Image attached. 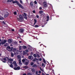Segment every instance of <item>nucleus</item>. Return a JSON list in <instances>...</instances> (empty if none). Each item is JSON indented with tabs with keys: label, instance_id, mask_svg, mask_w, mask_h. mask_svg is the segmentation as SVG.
Segmentation results:
<instances>
[{
	"label": "nucleus",
	"instance_id": "55",
	"mask_svg": "<svg viewBox=\"0 0 75 75\" xmlns=\"http://www.w3.org/2000/svg\"><path fill=\"white\" fill-rule=\"evenodd\" d=\"M42 60V59L41 58H40L39 59V61H41Z\"/></svg>",
	"mask_w": 75,
	"mask_h": 75
},
{
	"label": "nucleus",
	"instance_id": "49",
	"mask_svg": "<svg viewBox=\"0 0 75 75\" xmlns=\"http://www.w3.org/2000/svg\"><path fill=\"white\" fill-rule=\"evenodd\" d=\"M36 17L38 18H39V16H38V15H36Z\"/></svg>",
	"mask_w": 75,
	"mask_h": 75
},
{
	"label": "nucleus",
	"instance_id": "18",
	"mask_svg": "<svg viewBox=\"0 0 75 75\" xmlns=\"http://www.w3.org/2000/svg\"><path fill=\"white\" fill-rule=\"evenodd\" d=\"M31 71H32V72H35V69H34V68L32 69H31Z\"/></svg>",
	"mask_w": 75,
	"mask_h": 75
},
{
	"label": "nucleus",
	"instance_id": "25",
	"mask_svg": "<svg viewBox=\"0 0 75 75\" xmlns=\"http://www.w3.org/2000/svg\"><path fill=\"white\" fill-rule=\"evenodd\" d=\"M23 68H25V69H27L28 68V67L27 66H25L23 67Z\"/></svg>",
	"mask_w": 75,
	"mask_h": 75
},
{
	"label": "nucleus",
	"instance_id": "11",
	"mask_svg": "<svg viewBox=\"0 0 75 75\" xmlns=\"http://www.w3.org/2000/svg\"><path fill=\"white\" fill-rule=\"evenodd\" d=\"M14 69H15V70H19V69H20V67H17L16 68H14Z\"/></svg>",
	"mask_w": 75,
	"mask_h": 75
},
{
	"label": "nucleus",
	"instance_id": "16",
	"mask_svg": "<svg viewBox=\"0 0 75 75\" xmlns=\"http://www.w3.org/2000/svg\"><path fill=\"white\" fill-rule=\"evenodd\" d=\"M16 48H13V52H16Z\"/></svg>",
	"mask_w": 75,
	"mask_h": 75
},
{
	"label": "nucleus",
	"instance_id": "23",
	"mask_svg": "<svg viewBox=\"0 0 75 75\" xmlns=\"http://www.w3.org/2000/svg\"><path fill=\"white\" fill-rule=\"evenodd\" d=\"M8 61H13V59H8Z\"/></svg>",
	"mask_w": 75,
	"mask_h": 75
},
{
	"label": "nucleus",
	"instance_id": "45",
	"mask_svg": "<svg viewBox=\"0 0 75 75\" xmlns=\"http://www.w3.org/2000/svg\"><path fill=\"white\" fill-rule=\"evenodd\" d=\"M20 3H21V4H22L23 3V2L22 1L20 0Z\"/></svg>",
	"mask_w": 75,
	"mask_h": 75
},
{
	"label": "nucleus",
	"instance_id": "13",
	"mask_svg": "<svg viewBox=\"0 0 75 75\" xmlns=\"http://www.w3.org/2000/svg\"><path fill=\"white\" fill-rule=\"evenodd\" d=\"M43 4L44 7H47V3H46V2H43Z\"/></svg>",
	"mask_w": 75,
	"mask_h": 75
},
{
	"label": "nucleus",
	"instance_id": "2",
	"mask_svg": "<svg viewBox=\"0 0 75 75\" xmlns=\"http://www.w3.org/2000/svg\"><path fill=\"white\" fill-rule=\"evenodd\" d=\"M12 3L14 4L17 3V5H18V6H19L20 7H21V8H22V9H23V8H23V6H22L21 4H19V3H18V2L17 1H13Z\"/></svg>",
	"mask_w": 75,
	"mask_h": 75
},
{
	"label": "nucleus",
	"instance_id": "56",
	"mask_svg": "<svg viewBox=\"0 0 75 75\" xmlns=\"http://www.w3.org/2000/svg\"><path fill=\"white\" fill-rule=\"evenodd\" d=\"M9 63H10V64H12V62H10H10H8V64H9Z\"/></svg>",
	"mask_w": 75,
	"mask_h": 75
},
{
	"label": "nucleus",
	"instance_id": "51",
	"mask_svg": "<svg viewBox=\"0 0 75 75\" xmlns=\"http://www.w3.org/2000/svg\"><path fill=\"white\" fill-rule=\"evenodd\" d=\"M38 74V71H36L35 72V74Z\"/></svg>",
	"mask_w": 75,
	"mask_h": 75
},
{
	"label": "nucleus",
	"instance_id": "53",
	"mask_svg": "<svg viewBox=\"0 0 75 75\" xmlns=\"http://www.w3.org/2000/svg\"><path fill=\"white\" fill-rule=\"evenodd\" d=\"M39 9L40 10H41V9H42V7H40L39 8Z\"/></svg>",
	"mask_w": 75,
	"mask_h": 75
},
{
	"label": "nucleus",
	"instance_id": "20",
	"mask_svg": "<svg viewBox=\"0 0 75 75\" xmlns=\"http://www.w3.org/2000/svg\"><path fill=\"white\" fill-rule=\"evenodd\" d=\"M37 66L36 65V64H35L33 66V67H34L35 68H36L37 67Z\"/></svg>",
	"mask_w": 75,
	"mask_h": 75
},
{
	"label": "nucleus",
	"instance_id": "5",
	"mask_svg": "<svg viewBox=\"0 0 75 75\" xmlns=\"http://www.w3.org/2000/svg\"><path fill=\"white\" fill-rule=\"evenodd\" d=\"M22 61L23 63H24L25 62H26V61H27L28 62H29V60L27 59H23L22 60Z\"/></svg>",
	"mask_w": 75,
	"mask_h": 75
},
{
	"label": "nucleus",
	"instance_id": "61",
	"mask_svg": "<svg viewBox=\"0 0 75 75\" xmlns=\"http://www.w3.org/2000/svg\"><path fill=\"white\" fill-rule=\"evenodd\" d=\"M3 62H4V63H5V62H6L4 61H3Z\"/></svg>",
	"mask_w": 75,
	"mask_h": 75
},
{
	"label": "nucleus",
	"instance_id": "26",
	"mask_svg": "<svg viewBox=\"0 0 75 75\" xmlns=\"http://www.w3.org/2000/svg\"><path fill=\"white\" fill-rule=\"evenodd\" d=\"M43 62H44V63H45V64H47V62H46V61H45V59H43Z\"/></svg>",
	"mask_w": 75,
	"mask_h": 75
},
{
	"label": "nucleus",
	"instance_id": "40",
	"mask_svg": "<svg viewBox=\"0 0 75 75\" xmlns=\"http://www.w3.org/2000/svg\"><path fill=\"white\" fill-rule=\"evenodd\" d=\"M34 3H35V4H37V1H35L34 2Z\"/></svg>",
	"mask_w": 75,
	"mask_h": 75
},
{
	"label": "nucleus",
	"instance_id": "21",
	"mask_svg": "<svg viewBox=\"0 0 75 75\" xmlns=\"http://www.w3.org/2000/svg\"><path fill=\"white\" fill-rule=\"evenodd\" d=\"M30 6H31V7H33V4L32 2H30Z\"/></svg>",
	"mask_w": 75,
	"mask_h": 75
},
{
	"label": "nucleus",
	"instance_id": "24",
	"mask_svg": "<svg viewBox=\"0 0 75 75\" xmlns=\"http://www.w3.org/2000/svg\"><path fill=\"white\" fill-rule=\"evenodd\" d=\"M22 48H23L24 49H25V48H27V47H26V46H22Z\"/></svg>",
	"mask_w": 75,
	"mask_h": 75
},
{
	"label": "nucleus",
	"instance_id": "27",
	"mask_svg": "<svg viewBox=\"0 0 75 75\" xmlns=\"http://www.w3.org/2000/svg\"><path fill=\"white\" fill-rule=\"evenodd\" d=\"M12 1H13V0H8L7 1V2H11Z\"/></svg>",
	"mask_w": 75,
	"mask_h": 75
},
{
	"label": "nucleus",
	"instance_id": "58",
	"mask_svg": "<svg viewBox=\"0 0 75 75\" xmlns=\"http://www.w3.org/2000/svg\"><path fill=\"white\" fill-rule=\"evenodd\" d=\"M12 31H14V29H12Z\"/></svg>",
	"mask_w": 75,
	"mask_h": 75
},
{
	"label": "nucleus",
	"instance_id": "10",
	"mask_svg": "<svg viewBox=\"0 0 75 75\" xmlns=\"http://www.w3.org/2000/svg\"><path fill=\"white\" fill-rule=\"evenodd\" d=\"M17 58L18 61V60H19V59H21V56L20 55H18L17 56Z\"/></svg>",
	"mask_w": 75,
	"mask_h": 75
},
{
	"label": "nucleus",
	"instance_id": "62",
	"mask_svg": "<svg viewBox=\"0 0 75 75\" xmlns=\"http://www.w3.org/2000/svg\"><path fill=\"white\" fill-rule=\"evenodd\" d=\"M23 75H26V74H24Z\"/></svg>",
	"mask_w": 75,
	"mask_h": 75
},
{
	"label": "nucleus",
	"instance_id": "22",
	"mask_svg": "<svg viewBox=\"0 0 75 75\" xmlns=\"http://www.w3.org/2000/svg\"><path fill=\"white\" fill-rule=\"evenodd\" d=\"M40 70H41V71L42 72H44V69L41 68L40 67Z\"/></svg>",
	"mask_w": 75,
	"mask_h": 75
},
{
	"label": "nucleus",
	"instance_id": "60",
	"mask_svg": "<svg viewBox=\"0 0 75 75\" xmlns=\"http://www.w3.org/2000/svg\"><path fill=\"white\" fill-rule=\"evenodd\" d=\"M49 19H47V21H48L49 20Z\"/></svg>",
	"mask_w": 75,
	"mask_h": 75
},
{
	"label": "nucleus",
	"instance_id": "17",
	"mask_svg": "<svg viewBox=\"0 0 75 75\" xmlns=\"http://www.w3.org/2000/svg\"><path fill=\"white\" fill-rule=\"evenodd\" d=\"M34 21L35 22H34V25H35V24H36V23H37V20L35 19H34Z\"/></svg>",
	"mask_w": 75,
	"mask_h": 75
},
{
	"label": "nucleus",
	"instance_id": "37",
	"mask_svg": "<svg viewBox=\"0 0 75 75\" xmlns=\"http://www.w3.org/2000/svg\"><path fill=\"white\" fill-rule=\"evenodd\" d=\"M10 67L11 68H13V65L12 64H11L10 65Z\"/></svg>",
	"mask_w": 75,
	"mask_h": 75
},
{
	"label": "nucleus",
	"instance_id": "4",
	"mask_svg": "<svg viewBox=\"0 0 75 75\" xmlns=\"http://www.w3.org/2000/svg\"><path fill=\"white\" fill-rule=\"evenodd\" d=\"M1 40L0 39V42H1ZM6 42H7V41L6 40H4L3 41H1V42H0V45H1V44L2 45L4 44Z\"/></svg>",
	"mask_w": 75,
	"mask_h": 75
},
{
	"label": "nucleus",
	"instance_id": "42",
	"mask_svg": "<svg viewBox=\"0 0 75 75\" xmlns=\"http://www.w3.org/2000/svg\"><path fill=\"white\" fill-rule=\"evenodd\" d=\"M37 56L38 57H40V55H39V54H37Z\"/></svg>",
	"mask_w": 75,
	"mask_h": 75
},
{
	"label": "nucleus",
	"instance_id": "6",
	"mask_svg": "<svg viewBox=\"0 0 75 75\" xmlns=\"http://www.w3.org/2000/svg\"><path fill=\"white\" fill-rule=\"evenodd\" d=\"M13 65H14V67H17V63H16V62H13Z\"/></svg>",
	"mask_w": 75,
	"mask_h": 75
},
{
	"label": "nucleus",
	"instance_id": "15",
	"mask_svg": "<svg viewBox=\"0 0 75 75\" xmlns=\"http://www.w3.org/2000/svg\"><path fill=\"white\" fill-rule=\"evenodd\" d=\"M9 43H11L12 42V40L11 39H9L8 40Z\"/></svg>",
	"mask_w": 75,
	"mask_h": 75
},
{
	"label": "nucleus",
	"instance_id": "33",
	"mask_svg": "<svg viewBox=\"0 0 75 75\" xmlns=\"http://www.w3.org/2000/svg\"><path fill=\"white\" fill-rule=\"evenodd\" d=\"M4 46H5V47H7V46H8V43H6L4 45Z\"/></svg>",
	"mask_w": 75,
	"mask_h": 75
},
{
	"label": "nucleus",
	"instance_id": "7",
	"mask_svg": "<svg viewBox=\"0 0 75 75\" xmlns=\"http://www.w3.org/2000/svg\"><path fill=\"white\" fill-rule=\"evenodd\" d=\"M24 30L23 29H21L19 30V32L20 33H23L24 32Z\"/></svg>",
	"mask_w": 75,
	"mask_h": 75
},
{
	"label": "nucleus",
	"instance_id": "14",
	"mask_svg": "<svg viewBox=\"0 0 75 75\" xmlns=\"http://www.w3.org/2000/svg\"><path fill=\"white\" fill-rule=\"evenodd\" d=\"M24 15H23L24 16L25 18V19H27V15H26V14L25 13H24Z\"/></svg>",
	"mask_w": 75,
	"mask_h": 75
},
{
	"label": "nucleus",
	"instance_id": "43",
	"mask_svg": "<svg viewBox=\"0 0 75 75\" xmlns=\"http://www.w3.org/2000/svg\"><path fill=\"white\" fill-rule=\"evenodd\" d=\"M39 26L38 25H35V27H36L37 28V27H38Z\"/></svg>",
	"mask_w": 75,
	"mask_h": 75
},
{
	"label": "nucleus",
	"instance_id": "34",
	"mask_svg": "<svg viewBox=\"0 0 75 75\" xmlns=\"http://www.w3.org/2000/svg\"><path fill=\"white\" fill-rule=\"evenodd\" d=\"M30 65H31L32 66V65H34V62H31L30 63Z\"/></svg>",
	"mask_w": 75,
	"mask_h": 75
},
{
	"label": "nucleus",
	"instance_id": "28",
	"mask_svg": "<svg viewBox=\"0 0 75 75\" xmlns=\"http://www.w3.org/2000/svg\"><path fill=\"white\" fill-rule=\"evenodd\" d=\"M27 53L25 52V51H23V55H25Z\"/></svg>",
	"mask_w": 75,
	"mask_h": 75
},
{
	"label": "nucleus",
	"instance_id": "35",
	"mask_svg": "<svg viewBox=\"0 0 75 75\" xmlns=\"http://www.w3.org/2000/svg\"><path fill=\"white\" fill-rule=\"evenodd\" d=\"M32 74L30 73H28L27 74V75H31Z\"/></svg>",
	"mask_w": 75,
	"mask_h": 75
},
{
	"label": "nucleus",
	"instance_id": "30",
	"mask_svg": "<svg viewBox=\"0 0 75 75\" xmlns=\"http://www.w3.org/2000/svg\"><path fill=\"white\" fill-rule=\"evenodd\" d=\"M14 14V15H17V12L15 11L13 12Z\"/></svg>",
	"mask_w": 75,
	"mask_h": 75
},
{
	"label": "nucleus",
	"instance_id": "38",
	"mask_svg": "<svg viewBox=\"0 0 75 75\" xmlns=\"http://www.w3.org/2000/svg\"><path fill=\"white\" fill-rule=\"evenodd\" d=\"M7 48H8V49H9V50L11 49V47H10V46H8L7 47Z\"/></svg>",
	"mask_w": 75,
	"mask_h": 75
},
{
	"label": "nucleus",
	"instance_id": "36",
	"mask_svg": "<svg viewBox=\"0 0 75 75\" xmlns=\"http://www.w3.org/2000/svg\"><path fill=\"white\" fill-rule=\"evenodd\" d=\"M28 64V62H27V61H26V62L25 63V64L26 65H27Z\"/></svg>",
	"mask_w": 75,
	"mask_h": 75
},
{
	"label": "nucleus",
	"instance_id": "41",
	"mask_svg": "<svg viewBox=\"0 0 75 75\" xmlns=\"http://www.w3.org/2000/svg\"><path fill=\"white\" fill-rule=\"evenodd\" d=\"M13 47H12L11 48V50H9V51H12V50H13Z\"/></svg>",
	"mask_w": 75,
	"mask_h": 75
},
{
	"label": "nucleus",
	"instance_id": "12",
	"mask_svg": "<svg viewBox=\"0 0 75 75\" xmlns=\"http://www.w3.org/2000/svg\"><path fill=\"white\" fill-rule=\"evenodd\" d=\"M21 59H19L18 60L19 62V65H22V63L21 62Z\"/></svg>",
	"mask_w": 75,
	"mask_h": 75
},
{
	"label": "nucleus",
	"instance_id": "50",
	"mask_svg": "<svg viewBox=\"0 0 75 75\" xmlns=\"http://www.w3.org/2000/svg\"><path fill=\"white\" fill-rule=\"evenodd\" d=\"M2 23H3V24H6V23H5L4 21H3Z\"/></svg>",
	"mask_w": 75,
	"mask_h": 75
},
{
	"label": "nucleus",
	"instance_id": "32",
	"mask_svg": "<svg viewBox=\"0 0 75 75\" xmlns=\"http://www.w3.org/2000/svg\"><path fill=\"white\" fill-rule=\"evenodd\" d=\"M4 18L3 17H0V20H3Z\"/></svg>",
	"mask_w": 75,
	"mask_h": 75
},
{
	"label": "nucleus",
	"instance_id": "29",
	"mask_svg": "<svg viewBox=\"0 0 75 75\" xmlns=\"http://www.w3.org/2000/svg\"><path fill=\"white\" fill-rule=\"evenodd\" d=\"M21 48H23V46H20L19 47V50H21Z\"/></svg>",
	"mask_w": 75,
	"mask_h": 75
},
{
	"label": "nucleus",
	"instance_id": "39",
	"mask_svg": "<svg viewBox=\"0 0 75 75\" xmlns=\"http://www.w3.org/2000/svg\"><path fill=\"white\" fill-rule=\"evenodd\" d=\"M14 56V54L13 53H11V57H12Z\"/></svg>",
	"mask_w": 75,
	"mask_h": 75
},
{
	"label": "nucleus",
	"instance_id": "8",
	"mask_svg": "<svg viewBox=\"0 0 75 75\" xmlns=\"http://www.w3.org/2000/svg\"><path fill=\"white\" fill-rule=\"evenodd\" d=\"M33 57L32 55L29 56L28 57V59H31V60L33 59Z\"/></svg>",
	"mask_w": 75,
	"mask_h": 75
},
{
	"label": "nucleus",
	"instance_id": "19",
	"mask_svg": "<svg viewBox=\"0 0 75 75\" xmlns=\"http://www.w3.org/2000/svg\"><path fill=\"white\" fill-rule=\"evenodd\" d=\"M44 13V12L42 11H39L40 14H41L42 13Z\"/></svg>",
	"mask_w": 75,
	"mask_h": 75
},
{
	"label": "nucleus",
	"instance_id": "57",
	"mask_svg": "<svg viewBox=\"0 0 75 75\" xmlns=\"http://www.w3.org/2000/svg\"><path fill=\"white\" fill-rule=\"evenodd\" d=\"M33 52H31V55H33Z\"/></svg>",
	"mask_w": 75,
	"mask_h": 75
},
{
	"label": "nucleus",
	"instance_id": "9",
	"mask_svg": "<svg viewBox=\"0 0 75 75\" xmlns=\"http://www.w3.org/2000/svg\"><path fill=\"white\" fill-rule=\"evenodd\" d=\"M8 59V58L7 57H4V60L5 61H7Z\"/></svg>",
	"mask_w": 75,
	"mask_h": 75
},
{
	"label": "nucleus",
	"instance_id": "54",
	"mask_svg": "<svg viewBox=\"0 0 75 75\" xmlns=\"http://www.w3.org/2000/svg\"><path fill=\"white\" fill-rule=\"evenodd\" d=\"M25 52H28V50H25Z\"/></svg>",
	"mask_w": 75,
	"mask_h": 75
},
{
	"label": "nucleus",
	"instance_id": "52",
	"mask_svg": "<svg viewBox=\"0 0 75 75\" xmlns=\"http://www.w3.org/2000/svg\"><path fill=\"white\" fill-rule=\"evenodd\" d=\"M33 13H35V11H33Z\"/></svg>",
	"mask_w": 75,
	"mask_h": 75
},
{
	"label": "nucleus",
	"instance_id": "64",
	"mask_svg": "<svg viewBox=\"0 0 75 75\" xmlns=\"http://www.w3.org/2000/svg\"><path fill=\"white\" fill-rule=\"evenodd\" d=\"M38 75H40V74H38Z\"/></svg>",
	"mask_w": 75,
	"mask_h": 75
},
{
	"label": "nucleus",
	"instance_id": "31",
	"mask_svg": "<svg viewBox=\"0 0 75 75\" xmlns=\"http://www.w3.org/2000/svg\"><path fill=\"white\" fill-rule=\"evenodd\" d=\"M33 56V57H35V58L37 57V55H36V54H34Z\"/></svg>",
	"mask_w": 75,
	"mask_h": 75
},
{
	"label": "nucleus",
	"instance_id": "46",
	"mask_svg": "<svg viewBox=\"0 0 75 75\" xmlns=\"http://www.w3.org/2000/svg\"><path fill=\"white\" fill-rule=\"evenodd\" d=\"M42 67L44 66V63H43L42 64Z\"/></svg>",
	"mask_w": 75,
	"mask_h": 75
},
{
	"label": "nucleus",
	"instance_id": "44",
	"mask_svg": "<svg viewBox=\"0 0 75 75\" xmlns=\"http://www.w3.org/2000/svg\"><path fill=\"white\" fill-rule=\"evenodd\" d=\"M38 73H39V74H41V71H38Z\"/></svg>",
	"mask_w": 75,
	"mask_h": 75
},
{
	"label": "nucleus",
	"instance_id": "1",
	"mask_svg": "<svg viewBox=\"0 0 75 75\" xmlns=\"http://www.w3.org/2000/svg\"><path fill=\"white\" fill-rule=\"evenodd\" d=\"M5 14L4 15V17L5 18H6V17H8V16L9 15V14L7 12L6 10L4 9L3 11L1 10L0 11V16L1 17H2L3 16V14Z\"/></svg>",
	"mask_w": 75,
	"mask_h": 75
},
{
	"label": "nucleus",
	"instance_id": "63",
	"mask_svg": "<svg viewBox=\"0 0 75 75\" xmlns=\"http://www.w3.org/2000/svg\"><path fill=\"white\" fill-rule=\"evenodd\" d=\"M10 46H13V45H11Z\"/></svg>",
	"mask_w": 75,
	"mask_h": 75
},
{
	"label": "nucleus",
	"instance_id": "47",
	"mask_svg": "<svg viewBox=\"0 0 75 75\" xmlns=\"http://www.w3.org/2000/svg\"><path fill=\"white\" fill-rule=\"evenodd\" d=\"M47 19H49L50 18V17L48 16H47Z\"/></svg>",
	"mask_w": 75,
	"mask_h": 75
},
{
	"label": "nucleus",
	"instance_id": "3",
	"mask_svg": "<svg viewBox=\"0 0 75 75\" xmlns=\"http://www.w3.org/2000/svg\"><path fill=\"white\" fill-rule=\"evenodd\" d=\"M23 16L21 15H20L19 16V18H17V19L20 22H21L22 20H23Z\"/></svg>",
	"mask_w": 75,
	"mask_h": 75
},
{
	"label": "nucleus",
	"instance_id": "59",
	"mask_svg": "<svg viewBox=\"0 0 75 75\" xmlns=\"http://www.w3.org/2000/svg\"><path fill=\"white\" fill-rule=\"evenodd\" d=\"M19 43H21V41H19Z\"/></svg>",
	"mask_w": 75,
	"mask_h": 75
},
{
	"label": "nucleus",
	"instance_id": "48",
	"mask_svg": "<svg viewBox=\"0 0 75 75\" xmlns=\"http://www.w3.org/2000/svg\"><path fill=\"white\" fill-rule=\"evenodd\" d=\"M16 54H18V51H17L16 53Z\"/></svg>",
	"mask_w": 75,
	"mask_h": 75
}]
</instances>
